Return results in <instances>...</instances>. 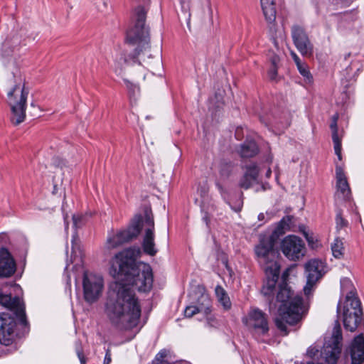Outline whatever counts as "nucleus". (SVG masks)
<instances>
[{
    "mask_svg": "<svg viewBox=\"0 0 364 364\" xmlns=\"http://www.w3.org/2000/svg\"><path fill=\"white\" fill-rule=\"evenodd\" d=\"M140 255V248L132 247L116 254L110 262L109 274L117 280L109 285L104 311L111 323L122 330L136 327L141 316V305L131 286L143 292L153 286L150 265L136 262Z\"/></svg>",
    "mask_w": 364,
    "mask_h": 364,
    "instance_id": "f257e3e1",
    "label": "nucleus"
},
{
    "mask_svg": "<svg viewBox=\"0 0 364 364\" xmlns=\"http://www.w3.org/2000/svg\"><path fill=\"white\" fill-rule=\"evenodd\" d=\"M146 11L143 6H137L133 14L132 23L127 31L126 43L130 47H135L134 52L120 53L114 59V70L121 73L123 65L141 64L146 58H151L150 50V38L149 28L146 26Z\"/></svg>",
    "mask_w": 364,
    "mask_h": 364,
    "instance_id": "f03ea898",
    "label": "nucleus"
},
{
    "mask_svg": "<svg viewBox=\"0 0 364 364\" xmlns=\"http://www.w3.org/2000/svg\"><path fill=\"white\" fill-rule=\"evenodd\" d=\"M142 225L145 226L142 242L144 252L149 255L154 256L157 252L154 242V221L151 213L149 211L145 212L144 220L140 215L136 216L134 218L132 225L127 229L109 234L106 242L107 248H116L136 237Z\"/></svg>",
    "mask_w": 364,
    "mask_h": 364,
    "instance_id": "7ed1b4c3",
    "label": "nucleus"
},
{
    "mask_svg": "<svg viewBox=\"0 0 364 364\" xmlns=\"http://www.w3.org/2000/svg\"><path fill=\"white\" fill-rule=\"evenodd\" d=\"M277 301L281 304L278 308L275 325L284 336H287L289 333L287 324L294 326L299 323L306 314L307 309L303 304L301 296L294 295L287 286L279 287Z\"/></svg>",
    "mask_w": 364,
    "mask_h": 364,
    "instance_id": "20e7f679",
    "label": "nucleus"
},
{
    "mask_svg": "<svg viewBox=\"0 0 364 364\" xmlns=\"http://www.w3.org/2000/svg\"><path fill=\"white\" fill-rule=\"evenodd\" d=\"M242 323L252 336L259 342L265 343L269 337L267 315L258 308H252L242 318Z\"/></svg>",
    "mask_w": 364,
    "mask_h": 364,
    "instance_id": "39448f33",
    "label": "nucleus"
},
{
    "mask_svg": "<svg viewBox=\"0 0 364 364\" xmlns=\"http://www.w3.org/2000/svg\"><path fill=\"white\" fill-rule=\"evenodd\" d=\"M275 241L274 235H264L260 237L259 244L255 247L257 260L263 269L268 267L277 269L280 267L277 262V252L274 248Z\"/></svg>",
    "mask_w": 364,
    "mask_h": 364,
    "instance_id": "423d86ee",
    "label": "nucleus"
},
{
    "mask_svg": "<svg viewBox=\"0 0 364 364\" xmlns=\"http://www.w3.org/2000/svg\"><path fill=\"white\" fill-rule=\"evenodd\" d=\"M343 340L340 323L336 321L331 336L325 341L321 352V358L328 364H336L341 353Z\"/></svg>",
    "mask_w": 364,
    "mask_h": 364,
    "instance_id": "0eeeda50",
    "label": "nucleus"
},
{
    "mask_svg": "<svg viewBox=\"0 0 364 364\" xmlns=\"http://www.w3.org/2000/svg\"><path fill=\"white\" fill-rule=\"evenodd\" d=\"M82 285L85 300L92 304L102 295L104 289L103 278L100 275L85 272Z\"/></svg>",
    "mask_w": 364,
    "mask_h": 364,
    "instance_id": "6e6552de",
    "label": "nucleus"
},
{
    "mask_svg": "<svg viewBox=\"0 0 364 364\" xmlns=\"http://www.w3.org/2000/svg\"><path fill=\"white\" fill-rule=\"evenodd\" d=\"M280 249L287 259L294 262L302 259L306 253L305 243L294 235H287L282 240Z\"/></svg>",
    "mask_w": 364,
    "mask_h": 364,
    "instance_id": "1a4fd4ad",
    "label": "nucleus"
},
{
    "mask_svg": "<svg viewBox=\"0 0 364 364\" xmlns=\"http://www.w3.org/2000/svg\"><path fill=\"white\" fill-rule=\"evenodd\" d=\"M8 103L11 107V122L18 125L23 122V86L16 85L7 94Z\"/></svg>",
    "mask_w": 364,
    "mask_h": 364,
    "instance_id": "9d476101",
    "label": "nucleus"
},
{
    "mask_svg": "<svg viewBox=\"0 0 364 364\" xmlns=\"http://www.w3.org/2000/svg\"><path fill=\"white\" fill-rule=\"evenodd\" d=\"M305 272L306 284L304 287V291L309 296L316 282L325 273L324 263L319 259H311L305 264Z\"/></svg>",
    "mask_w": 364,
    "mask_h": 364,
    "instance_id": "9b49d317",
    "label": "nucleus"
},
{
    "mask_svg": "<svg viewBox=\"0 0 364 364\" xmlns=\"http://www.w3.org/2000/svg\"><path fill=\"white\" fill-rule=\"evenodd\" d=\"M19 321L16 316L14 318L8 313H0V343L5 346L10 345L16 336L17 321Z\"/></svg>",
    "mask_w": 364,
    "mask_h": 364,
    "instance_id": "f8f14e48",
    "label": "nucleus"
},
{
    "mask_svg": "<svg viewBox=\"0 0 364 364\" xmlns=\"http://www.w3.org/2000/svg\"><path fill=\"white\" fill-rule=\"evenodd\" d=\"M291 37L293 42L299 52L305 57H310L313 54V44L304 28L294 25L291 28Z\"/></svg>",
    "mask_w": 364,
    "mask_h": 364,
    "instance_id": "ddd939ff",
    "label": "nucleus"
},
{
    "mask_svg": "<svg viewBox=\"0 0 364 364\" xmlns=\"http://www.w3.org/2000/svg\"><path fill=\"white\" fill-rule=\"evenodd\" d=\"M336 174V191L334 198L336 203L349 200L351 198V191L349 184L341 167L337 166Z\"/></svg>",
    "mask_w": 364,
    "mask_h": 364,
    "instance_id": "4468645a",
    "label": "nucleus"
},
{
    "mask_svg": "<svg viewBox=\"0 0 364 364\" xmlns=\"http://www.w3.org/2000/svg\"><path fill=\"white\" fill-rule=\"evenodd\" d=\"M264 271L266 275V280L264 282L261 292L268 299H270L271 297H273L276 289V285L279 277L280 267H277V269L268 267Z\"/></svg>",
    "mask_w": 364,
    "mask_h": 364,
    "instance_id": "2eb2a0df",
    "label": "nucleus"
},
{
    "mask_svg": "<svg viewBox=\"0 0 364 364\" xmlns=\"http://www.w3.org/2000/svg\"><path fill=\"white\" fill-rule=\"evenodd\" d=\"M0 305L12 311L19 321H22L23 303L18 297H12L10 294H4L1 288Z\"/></svg>",
    "mask_w": 364,
    "mask_h": 364,
    "instance_id": "dca6fc26",
    "label": "nucleus"
},
{
    "mask_svg": "<svg viewBox=\"0 0 364 364\" xmlns=\"http://www.w3.org/2000/svg\"><path fill=\"white\" fill-rule=\"evenodd\" d=\"M16 271V263L9 250L5 247L0 249V278H8Z\"/></svg>",
    "mask_w": 364,
    "mask_h": 364,
    "instance_id": "f3484780",
    "label": "nucleus"
},
{
    "mask_svg": "<svg viewBox=\"0 0 364 364\" xmlns=\"http://www.w3.org/2000/svg\"><path fill=\"white\" fill-rule=\"evenodd\" d=\"M352 364H361L364 361V334L361 332L353 341L350 346Z\"/></svg>",
    "mask_w": 364,
    "mask_h": 364,
    "instance_id": "a211bd4d",
    "label": "nucleus"
},
{
    "mask_svg": "<svg viewBox=\"0 0 364 364\" xmlns=\"http://www.w3.org/2000/svg\"><path fill=\"white\" fill-rule=\"evenodd\" d=\"M259 168L257 165L251 164L246 167V171L239 182L240 188L248 189L258 183Z\"/></svg>",
    "mask_w": 364,
    "mask_h": 364,
    "instance_id": "6ab92c4d",
    "label": "nucleus"
},
{
    "mask_svg": "<svg viewBox=\"0 0 364 364\" xmlns=\"http://www.w3.org/2000/svg\"><path fill=\"white\" fill-rule=\"evenodd\" d=\"M345 299L343 306V316L350 315L363 316V311L361 309V302L358 297H353L350 299Z\"/></svg>",
    "mask_w": 364,
    "mask_h": 364,
    "instance_id": "aec40b11",
    "label": "nucleus"
},
{
    "mask_svg": "<svg viewBox=\"0 0 364 364\" xmlns=\"http://www.w3.org/2000/svg\"><path fill=\"white\" fill-rule=\"evenodd\" d=\"M350 315L343 316V321L344 327L346 330L351 332L355 331L356 329L364 331V318L363 316Z\"/></svg>",
    "mask_w": 364,
    "mask_h": 364,
    "instance_id": "412c9836",
    "label": "nucleus"
},
{
    "mask_svg": "<svg viewBox=\"0 0 364 364\" xmlns=\"http://www.w3.org/2000/svg\"><path fill=\"white\" fill-rule=\"evenodd\" d=\"M260 4L265 20L269 24L274 23L276 19V0H260Z\"/></svg>",
    "mask_w": 364,
    "mask_h": 364,
    "instance_id": "4be33fe9",
    "label": "nucleus"
},
{
    "mask_svg": "<svg viewBox=\"0 0 364 364\" xmlns=\"http://www.w3.org/2000/svg\"><path fill=\"white\" fill-rule=\"evenodd\" d=\"M199 296L197 298L196 305H195L200 313L208 316L211 312V301L210 296L200 289L198 290Z\"/></svg>",
    "mask_w": 364,
    "mask_h": 364,
    "instance_id": "5701e85b",
    "label": "nucleus"
},
{
    "mask_svg": "<svg viewBox=\"0 0 364 364\" xmlns=\"http://www.w3.org/2000/svg\"><path fill=\"white\" fill-rule=\"evenodd\" d=\"M259 151L257 144L253 141H245L241 144L238 152L242 158H250L255 156Z\"/></svg>",
    "mask_w": 364,
    "mask_h": 364,
    "instance_id": "b1692460",
    "label": "nucleus"
},
{
    "mask_svg": "<svg viewBox=\"0 0 364 364\" xmlns=\"http://www.w3.org/2000/svg\"><path fill=\"white\" fill-rule=\"evenodd\" d=\"M341 291L343 295H346V299L358 297L352 281L347 277L341 279Z\"/></svg>",
    "mask_w": 364,
    "mask_h": 364,
    "instance_id": "393cba45",
    "label": "nucleus"
},
{
    "mask_svg": "<svg viewBox=\"0 0 364 364\" xmlns=\"http://www.w3.org/2000/svg\"><path fill=\"white\" fill-rule=\"evenodd\" d=\"M330 127L332 130V139L334 144L335 154L339 160H341V140L338 134L337 122L333 120Z\"/></svg>",
    "mask_w": 364,
    "mask_h": 364,
    "instance_id": "a878e982",
    "label": "nucleus"
},
{
    "mask_svg": "<svg viewBox=\"0 0 364 364\" xmlns=\"http://www.w3.org/2000/svg\"><path fill=\"white\" fill-rule=\"evenodd\" d=\"M215 291L218 301L223 308L226 310L230 309L231 307V301L225 290L221 286L218 285L215 287Z\"/></svg>",
    "mask_w": 364,
    "mask_h": 364,
    "instance_id": "bb28decb",
    "label": "nucleus"
},
{
    "mask_svg": "<svg viewBox=\"0 0 364 364\" xmlns=\"http://www.w3.org/2000/svg\"><path fill=\"white\" fill-rule=\"evenodd\" d=\"M292 220L293 217L291 215L284 217L277 224L274 233L275 235H282L284 234L285 231L289 230L293 223Z\"/></svg>",
    "mask_w": 364,
    "mask_h": 364,
    "instance_id": "cd10ccee",
    "label": "nucleus"
},
{
    "mask_svg": "<svg viewBox=\"0 0 364 364\" xmlns=\"http://www.w3.org/2000/svg\"><path fill=\"white\" fill-rule=\"evenodd\" d=\"M331 250L334 257L337 259H341L343 257V241L339 237H337L334 240L333 244L331 245Z\"/></svg>",
    "mask_w": 364,
    "mask_h": 364,
    "instance_id": "c85d7f7f",
    "label": "nucleus"
},
{
    "mask_svg": "<svg viewBox=\"0 0 364 364\" xmlns=\"http://www.w3.org/2000/svg\"><path fill=\"white\" fill-rule=\"evenodd\" d=\"M297 68L300 73V74L308 81L311 82L312 80V76L309 70L307 65L305 63H301L297 65Z\"/></svg>",
    "mask_w": 364,
    "mask_h": 364,
    "instance_id": "c756f323",
    "label": "nucleus"
},
{
    "mask_svg": "<svg viewBox=\"0 0 364 364\" xmlns=\"http://www.w3.org/2000/svg\"><path fill=\"white\" fill-rule=\"evenodd\" d=\"M336 228L341 229L348 225V221L342 217V213L341 210H338L336 216Z\"/></svg>",
    "mask_w": 364,
    "mask_h": 364,
    "instance_id": "7c9ffc66",
    "label": "nucleus"
},
{
    "mask_svg": "<svg viewBox=\"0 0 364 364\" xmlns=\"http://www.w3.org/2000/svg\"><path fill=\"white\" fill-rule=\"evenodd\" d=\"M167 355L168 351L166 350H161L156 354L155 359L153 361V364H164L165 362L164 358Z\"/></svg>",
    "mask_w": 364,
    "mask_h": 364,
    "instance_id": "2f4dec72",
    "label": "nucleus"
},
{
    "mask_svg": "<svg viewBox=\"0 0 364 364\" xmlns=\"http://www.w3.org/2000/svg\"><path fill=\"white\" fill-rule=\"evenodd\" d=\"M73 225L75 228H80L85 224L86 217L82 215H74L73 216Z\"/></svg>",
    "mask_w": 364,
    "mask_h": 364,
    "instance_id": "473e14b6",
    "label": "nucleus"
},
{
    "mask_svg": "<svg viewBox=\"0 0 364 364\" xmlns=\"http://www.w3.org/2000/svg\"><path fill=\"white\" fill-rule=\"evenodd\" d=\"M200 313L198 309L196 306H188L184 311V315L186 317L191 318L196 314Z\"/></svg>",
    "mask_w": 364,
    "mask_h": 364,
    "instance_id": "72a5a7b5",
    "label": "nucleus"
},
{
    "mask_svg": "<svg viewBox=\"0 0 364 364\" xmlns=\"http://www.w3.org/2000/svg\"><path fill=\"white\" fill-rule=\"evenodd\" d=\"M268 77L271 80H276L277 77V66H271L268 70Z\"/></svg>",
    "mask_w": 364,
    "mask_h": 364,
    "instance_id": "f704fd0d",
    "label": "nucleus"
},
{
    "mask_svg": "<svg viewBox=\"0 0 364 364\" xmlns=\"http://www.w3.org/2000/svg\"><path fill=\"white\" fill-rule=\"evenodd\" d=\"M231 165L229 164H222L221 166V168H220V173L223 176H229L230 171H231Z\"/></svg>",
    "mask_w": 364,
    "mask_h": 364,
    "instance_id": "c9c22d12",
    "label": "nucleus"
},
{
    "mask_svg": "<svg viewBox=\"0 0 364 364\" xmlns=\"http://www.w3.org/2000/svg\"><path fill=\"white\" fill-rule=\"evenodd\" d=\"M76 352H77V357L80 361V363L81 364H85L86 363V359L83 355V353L81 350V348L80 346H78L76 348Z\"/></svg>",
    "mask_w": 364,
    "mask_h": 364,
    "instance_id": "e433bc0d",
    "label": "nucleus"
},
{
    "mask_svg": "<svg viewBox=\"0 0 364 364\" xmlns=\"http://www.w3.org/2000/svg\"><path fill=\"white\" fill-rule=\"evenodd\" d=\"M111 361H112L111 350L109 348H107L106 350V353H105L103 364H110Z\"/></svg>",
    "mask_w": 364,
    "mask_h": 364,
    "instance_id": "4c0bfd02",
    "label": "nucleus"
},
{
    "mask_svg": "<svg viewBox=\"0 0 364 364\" xmlns=\"http://www.w3.org/2000/svg\"><path fill=\"white\" fill-rule=\"evenodd\" d=\"M190 2H191V0H180V3L181 4L182 9L186 11H188Z\"/></svg>",
    "mask_w": 364,
    "mask_h": 364,
    "instance_id": "58836bf2",
    "label": "nucleus"
},
{
    "mask_svg": "<svg viewBox=\"0 0 364 364\" xmlns=\"http://www.w3.org/2000/svg\"><path fill=\"white\" fill-rule=\"evenodd\" d=\"M269 58H270V62H271L272 66H277V64L279 62V56L274 54V55H272V56H270Z\"/></svg>",
    "mask_w": 364,
    "mask_h": 364,
    "instance_id": "ea45409f",
    "label": "nucleus"
},
{
    "mask_svg": "<svg viewBox=\"0 0 364 364\" xmlns=\"http://www.w3.org/2000/svg\"><path fill=\"white\" fill-rule=\"evenodd\" d=\"M291 55L294 61L295 62L296 66L299 65V64L302 63L301 61L300 60L299 56L296 54L295 52L291 51Z\"/></svg>",
    "mask_w": 364,
    "mask_h": 364,
    "instance_id": "a19ab883",
    "label": "nucleus"
},
{
    "mask_svg": "<svg viewBox=\"0 0 364 364\" xmlns=\"http://www.w3.org/2000/svg\"><path fill=\"white\" fill-rule=\"evenodd\" d=\"M303 234L306 238V240H307V242L310 244L311 242H313L314 241V237L312 235H309L306 231H303Z\"/></svg>",
    "mask_w": 364,
    "mask_h": 364,
    "instance_id": "79ce46f5",
    "label": "nucleus"
},
{
    "mask_svg": "<svg viewBox=\"0 0 364 364\" xmlns=\"http://www.w3.org/2000/svg\"><path fill=\"white\" fill-rule=\"evenodd\" d=\"M23 323H24V333H26V331H29V325H28V322L26 318V314H24V321H23Z\"/></svg>",
    "mask_w": 364,
    "mask_h": 364,
    "instance_id": "37998d69",
    "label": "nucleus"
},
{
    "mask_svg": "<svg viewBox=\"0 0 364 364\" xmlns=\"http://www.w3.org/2000/svg\"><path fill=\"white\" fill-rule=\"evenodd\" d=\"M124 82L126 83L127 88L130 89L131 87H132V86L134 87V88H136V87L135 85H133L129 81L125 80Z\"/></svg>",
    "mask_w": 364,
    "mask_h": 364,
    "instance_id": "c03bdc74",
    "label": "nucleus"
},
{
    "mask_svg": "<svg viewBox=\"0 0 364 364\" xmlns=\"http://www.w3.org/2000/svg\"><path fill=\"white\" fill-rule=\"evenodd\" d=\"M264 218H265V216H264V213H259L258 215V220H264Z\"/></svg>",
    "mask_w": 364,
    "mask_h": 364,
    "instance_id": "a18cd8bd",
    "label": "nucleus"
},
{
    "mask_svg": "<svg viewBox=\"0 0 364 364\" xmlns=\"http://www.w3.org/2000/svg\"><path fill=\"white\" fill-rule=\"evenodd\" d=\"M337 311H341V304H340V303H339V304H338V305Z\"/></svg>",
    "mask_w": 364,
    "mask_h": 364,
    "instance_id": "49530a36",
    "label": "nucleus"
},
{
    "mask_svg": "<svg viewBox=\"0 0 364 364\" xmlns=\"http://www.w3.org/2000/svg\"><path fill=\"white\" fill-rule=\"evenodd\" d=\"M337 119H338V117L333 116V120H336L337 122Z\"/></svg>",
    "mask_w": 364,
    "mask_h": 364,
    "instance_id": "de8ad7c7",
    "label": "nucleus"
},
{
    "mask_svg": "<svg viewBox=\"0 0 364 364\" xmlns=\"http://www.w3.org/2000/svg\"><path fill=\"white\" fill-rule=\"evenodd\" d=\"M267 175L271 174V170H270L269 168L268 171L267 172Z\"/></svg>",
    "mask_w": 364,
    "mask_h": 364,
    "instance_id": "09e8293b",
    "label": "nucleus"
},
{
    "mask_svg": "<svg viewBox=\"0 0 364 364\" xmlns=\"http://www.w3.org/2000/svg\"><path fill=\"white\" fill-rule=\"evenodd\" d=\"M218 188H219L220 189H221V188H222V187H221V186H220V185H218Z\"/></svg>",
    "mask_w": 364,
    "mask_h": 364,
    "instance_id": "8fccbe9b",
    "label": "nucleus"
},
{
    "mask_svg": "<svg viewBox=\"0 0 364 364\" xmlns=\"http://www.w3.org/2000/svg\"><path fill=\"white\" fill-rule=\"evenodd\" d=\"M157 63L159 65H160V61L159 60H157Z\"/></svg>",
    "mask_w": 364,
    "mask_h": 364,
    "instance_id": "3c124183",
    "label": "nucleus"
}]
</instances>
